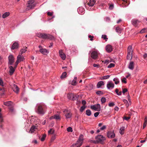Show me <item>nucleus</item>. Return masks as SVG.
<instances>
[{"label": "nucleus", "instance_id": "nucleus-51", "mask_svg": "<svg viewBox=\"0 0 147 147\" xmlns=\"http://www.w3.org/2000/svg\"><path fill=\"white\" fill-rule=\"evenodd\" d=\"M99 113V112H97L94 113V115L95 117H97Z\"/></svg>", "mask_w": 147, "mask_h": 147}, {"label": "nucleus", "instance_id": "nucleus-43", "mask_svg": "<svg viewBox=\"0 0 147 147\" xmlns=\"http://www.w3.org/2000/svg\"><path fill=\"white\" fill-rule=\"evenodd\" d=\"M130 118V117H127L126 116L123 117V118L124 119H125L127 121Z\"/></svg>", "mask_w": 147, "mask_h": 147}, {"label": "nucleus", "instance_id": "nucleus-44", "mask_svg": "<svg viewBox=\"0 0 147 147\" xmlns=\"http://www.w3.org/2000/svg\"><path fill=\"white\" fill-rule=\"evenodd\" d=\"M115 105V104L113 102H111L109 104V106L110 107H113Z\"/></svg>", "mask_w": 147, "mask_h": 147}, {"label": "nucleus", "instance_id": "nucleus-27", "mask_svg": "<svg viewBox=\"0 0 147 147\" xmlns=\"http://www.w3.org/2000/svg\"><path fill=\"white\" fill-rule=\"evenodd\" d=\"M37 129L36 127L34 126H32L30 129V131L31 133H32L35 130V129Z\"/></svg>", "mask_w": 147, "mask_h": 147}, {"label": "nucleus", "instance_id": "nucleus-18", "mask_svg": "<svg viewBox=\"0 0 147 147\" xmlns=\"http://www.w3.org/2000/svg\"><path fill=\"white\" fill-rule=\"evenodd\" d=\"M128 68L131 70H133L134 68V63L133 62L131 61L130 62L129 66Z\"/></svg>", "mask_w": 147, "mask_h": 147}, {"label": "nucleus", "instance_id": "nucleus-11", "mask_svg": "<svg viewBox=\"0 0 147 147\" xmlns=\"http://www.w3.org/2000/svg\"><path fill=\"white\" fill-rule=\"evenodd\" d=\"M59 54L60 56L63 60H64L66 58V55L63 52L62 50H60L59 51Z\"/></svg>", "mask_w": 147, "mask_h": 147}, {"label": "nucleus", "instance_id": "nucleus-23", "mask_svg": "<svg viewBox=\"0 0 147 147\" xmlns=\"http://www.w3.org/2000/svg\"><path fill=\"white\" fill-rule=\"evenodd\" d=\"M132 24L135 27L137 26L138 23L139 22L137 20H133L132 21Z\"/></svg>", "mask_w": 147, "mask_h": 147}, {"label": "nucleus", "instance_id": "nucleus-2", "mask_svg": "<svg viewBox=\"0 0 147 147\" xmlns=\"http://www.w3.org/2000/svg\"><path fill=\"white\" fill-rule=\"evenodd\" d=\"M68 99L72 100H77L79 97V95L74 94L72 92H69L67 94Z\"/></svg>", "mask_w": 147, "mask_h": 147}, {"label": "nucleus", "instance_id": "nucleus-32", "mask_svg": "<svg viewBox=\"0 0 147 147\" xmlns=\"http://www.w3.org/2000/svg\"><path fill=\"white\" fill-rule=\"evenodd\" d=\"M67 75V73L66 72H64L63 73L62 75L61 76V78H65Z\"/></svg>", "mask_w": 147, "mask_h": 147}, {"label": "nucleus", "instance_id": "nucleus-4", "mask_svg": "<svg viewBox=\"0 0 147 147\" xmlns=\"http://www.w3.org/2000/svg\"><path fill=\"white\" fill-rule=\"evenodd\" d=\"M132 47L131 46H129L128 47L127 54V59L131 60L132 59Z\"/></svg>", "mask_w": 147, "mask_h": 147}, {"label": "nucleus", "instance_id": "nucleus-64", "mask_svg": "<svg viewBox=\"0 0 147 147\" xmlns=\"http://www.w3.org/2000/svg\"><path fill=\"white\" fill-rule=\"evenodd\" d=\"M115 110L116 111H118L119 110V108L117 107H115Z\"/></svg>", "mask_w": 147, "mask_h": 147}, {"label": "nucleus", "instance_id": "nucleus-45", "mask_svg": "<svg viewBox=\"0 0 147 147\" xmlns=\"http://www.w3.org/2000/svg\"><path fill=\"white\" fill-rule=\"evenodd\" d=\"M116 30L118 32H120L121 29L119 27H117L116 28Z\"/></svg>", "mask_w": 147, "mask_h": 147}, {"label": "nucleus", "instance_id": "nucleus-35", "mask_svg": "<svg viewBox=\"0 0 147 147\" xmlns=\"http://www.w3.org/2000/svg\"><path fill=\"white\" fill-rule=\"evenodd\" d=\"M54 130L53 129H51L48 131V134H53L54 133Z\"/></svg>", "mask_w": 147, "mask_h": 147}, {"label": "nucleus", "instance_id": "nucleus-30", "mask_svg": "<svg viewBox=\"0 0 147 147\" xmlns=\"http://www.w3.org/2000/svg\"><path fill=\"white\" fill-rule=\"evenodd\" d=\"M91 113V112L90 110L88 109L86 111V114L88 116H89L90 115Z\"/></svg>", "mask_w": 147, "mask_h": 147}, {"label": "nucleus", "instance_id": "nucleus-38", "mask_svg": "<svg viewBox=\"0 0 147 147\" xmlns=\"http://www.w3.org/2000/svg\"><path fill=\"white\" fill-rule=\"evenodd\" d=\"M46 136V134H45L43 135L42 136V137L40 139L42 141H44L45 139Z\"/></svg>", "mask_w": 147, "mask_h": 147}, {"label": "nucleus", "instance_id": "nucleus-47", "mask_svg": "<svg viewBox=\"0 0 147 147\" xmlns=\"http://www.w3.org/2000/svg\"><path fill=\"white\" fill-rule=\"evenodd\" d=\"M102 38H103L104 39H108L107 36L105 35H102Z\"/></svg>", "mask_w": 147, "mask_h": 147}, {"label": "nucleus", "instance_id": "nucleus-3", "mask_svg": "<svg viewBox=\"0 0 147 147\" xmlns=\"http://www.w3.org/2000/svg\"><path fill=\"white\" fill-rule=\"evenodd\" d=\"M96 141H94V143H102L103 141L105 140V138L102 135H99L96 137Z\"/></svg>", "mask_w": 147, "mask_h": 147}, {"label": "nucleus", "instance_id": "nucleus-21", "mask_svg": "<svg viewBox=\"0 0 147 147\" xmlns=\"http://www.w3.org/2000/svg\"><path fill=\"white\" fill-rule=\"evenodd\" d=\"M104 84V83L103 81H100L98 82L97 85V87L98 88H100L102 86H103Z\"/></svg>", "mask_w": 147, "mask_h": 147}, {"label": "nucleus", "instance_id": "nucleus-16", "mask_svg": "<svg viewBox=\"0 0 147 147\" xmlns=\"http://www.w3.org/2000/svg\"><path fill=\"white\" fill-rule=\"evenodd\" d=\"M96 2L95 0H90L87 4L90 6H93Z\"/></svg>", "mask_w": 147, "mask_h": 147}, {"label": "nucleus", "instance_id": "nucleus-63", "mask_svg": "<svg viewBox=\"0 0 147 147\" xmlns=\"http://www.w3.org/2000/svg\"><path fill=\"white\" fill-rule=\"evenodd\" d=\"M146 124H147V123H144V124H143V129L144 128H145L146 127Z\"/></svg>", "mask_w": 147, "mask_h": 147}, {"label": "nucleus", "instance_id": "nucleus-26", "mask_svg": "<svg viewBox=\"0 0 147 147\" xmlns=\"http://www.w3.org/2000/svg\"><path fill=\"white\" fill-rule=\"evenodd\" d=\"M125 131V127H121L120 129L119 132L121 134H123L124 132Z\"/></svg>", "mask_w": 147, "mask_h": 147}, {"label": "nucleus", "instance_id": "nucleus-61", "mask_svg": "<svg viewBox=\"0 0 147 147\" xmlns=\"http://www.w3.org/2000/svg\"><path fill=\"white\" fill-rule=\"evenodd\" d=\"M144 122L145 123H147V117L146 116L144 119Z\"/></svg>", "mask_w": 147, "mask_h": 147}, {"label": "nucleus", "instance_id": "nucleus-8", "mask_svg": "<svg viewBox=\"0 0 147 147\" xmlns=\"http://www.w3.org/2000/svg\"><path fill=\"white\" fill-rule=\"evenodd\" d=\"M8 63L9 65H11L14 62V58L12 55H10L8 57Z\"/></svg>", "mask_w": 147, "mask_h": 147}, {"label": "nucleus", "instance_id": "nucleus-36", "mask_svg": "<svg viewBox=\"0 0 147 147\" xmlns=\"http://www.w3.org/2000/svg\"><path fill=\"white\" fill-rule=\"evenodd\" d=\"M70 84H71L72 85L75 86L76 84V81L73 80L71 83H70Z\"/></svg>", "mask_w": 147, "mask_h": 147}, {"label": "nucleus", "instance_id": "nucleus-50", "mask_svg": "<svg viewBox=\"0 0 147 147\" xmlns=\"http://www.w3.org/2000/svg\"><path fill=\"white\" fill-rule=\"evenodd\" d=\"M126 79L125 78H124L122 80V82L125 83H126L127 82L126 81Z\"/></svg>", "mask_w": 147, "mask_h": 147}, {"label": "nucleus", "instance_id": "nucleus-49", "mask_svg": "<svg viewBox=\"0 0 147 147\" xmlns=\"http://www.w3.org/2000/svg\"><path fill=\"white\" fill-rule=\"evenodd\" d=\"M106 125H103L102 127L100 128V130H102L106 129Z\"/></svg>", "mask_w": 147, "mask_h": 147}, {"label": "nucleus", "instance_id": "nucleus-37", "mask_svg": "<svg viewBox=\"0 0 147 147\" xmlns=\"http://www.w3.org/2000/svg\"><path fill=\"white\" fill-rule=\"evenodd\" d=\"M91 109H93L95 111H97V108H96V107L95 105H93L91 106Z\"/></svg>", "mask_w": 147, "mask_h": 147}, {"label": "nucleus", "instance_id": "nucleus-39", "mask_svg": "<svg viewBox=\"0 0 147 147\" xmlns=\"http://www.w3.org/2000/svg\"><path fill=\"white\" fill-rule=\"evenodd\" d=\"M67 131L68 132H72L73 131L72 128L71 127H69L67 128Z\"/></svg>", "mask_w": 147, "mask_h": 147}, {"label": "nucleus", "instance_id": "nucleus-15", "mask_svg": "<svg viewBox=\"0 0 147 147\" xmlns=\"http://www.w3.org/2000/svg\"><path fill=\"white\" fill-rule=\"evenodd\" d=\"M98 55L97 52L95 51H93L91 53V57L94 59H95L97 58Z\"/></svg>", "mask_w": 147, "mask_h": 147}, {"label": "nucleus", "instance_id": "nucleus-17", "mask_svg": "<svg viewBox=\"0 0 147 147\" xmlns=\"http://www.w3.org/2000/svg\"><path fill=\"white\" fill-rule=\"evenodd\" d=\"M83 140V136L82 135H81L79 137L78 140V143H80V146L82 145V142Z\"/></svg>", "mask_w": 147, "mask_h": 147}, {"label": "nucleus", "instance_id": "nucleus-5", "mask_svg": "<svg viewBox=\"0 0 147 147\" xmlns=\"http://www.w3.org/2000/svg\"><path fill=\"white\" fill-rule=\"evenodd\" d=\"M18 55L17 56V61L16 62V65L14 67V68H13L12 66H9V73L10 75H11L13 74L14 72L15 71V68H16L18 64Z\"/></svg>", "mask_w": 147, "mask_h": 147}, {"label": "nucleus", "instance_id": "nucleus-33", "mask_svg": "<svg viewBox=\"0 0 147 147\" xmlns=\"http://www.w3.org/2000/svg\"><path fill=\"white\" fill-rule=\"evenodd\" d=\"M96 108H97V111H100V105L99 104H97L96 105Z\"/></svg>", "mask_w": 147, "mask_h": 147}, {"label": "nucleus", "instance_id": "nucleus-52", "mask_svg": "<svg viewBox=\"0 0 147 147\" xmlns=\"http://www.w3.org/2000/svg\"><path fill=\"white\" fill-rule=\"evenodd\" d=\"M114 7V6L113 4H111L110 5L109 7V9H112Z\"/></svg>", "mask_w": 147, "mask_h": 147}, {"label": "nucleus", "instance_id": "nucleus-59", "mask_svg": "<svg viewBox=\"0 0 147 147\" xmlns=\"http://www.w3.org/2000/svg\"><path fill=\"white\" fill-rule=\"evenodd\" d=\"M10 111L11 112H13L14 111V109L13 107H10L9 108Z\"/></svg>", "mask_w": 147, "mask_h": 147}, {"label": "nucleus", "instance_id": "nucleus-40", "mask_svg": "<svg viewBox=\"0 0 147 147\" xmlns=\"http://www.w3.org/2000/svg\"><path fill=\"white\" fill-rule=\"evenodd\" d=\"M115 66V64L113 63H110L108 66V67L109 68H111L112 67H114Z\"/></svg>", "mask_w": 147, "mask_h": 147}, {"label": "nucleus", "instance_id": "nucleus-42", "mask_svg": "<svg viewBox=\"0 0 147 147\" xmlns=\"http://www.w3.org/2000/svg\"><path fill=\"white\" fill-rule=\"evenodd\" d=\"M37 36L40 38H42V33H38L37 34Z\"/></svg>", "mask_w": 147, "mask_h": 147}, {"label": "nucleus", "instance_id": "nucleus-53", "mask_svg": "<svg viewBox=\"0 0 147 147\" xmlns=\"http://www.w3.org/2000/svg\"><path fill=\"white\" fill-rule=\"evenodd\" d=\"M88 38H90V40L91 41H92L93 40V38H94V36H92L90 35H89L88 36Z\"/></svg>", "mask_w": 147, "mask_h": 147}, {"label": "nucleus", "instance_id": "nucleus-48", "mask_svg": "<svg viewBox=\"0 0 147 147\" xmlns=\"http://www.w3.org/2000/svg\"><path fill=\"white\" fill-rule=\"evenodd\" d=\"M0 85L2 86H3V81L1 78H0Z\"/></svg>", "mask_w": 147, "mask_h": 147}, {"label": "nucleus", "instance_id": "nucleus-25", "mask_svg": "<svg viewBox=\"0 0 147 147\" xmlns=\"http://www.w3.org/2000/svg\"><path fill=\"white\" fill-rule=\"evenodd\" d=\"M10 13L9 12H6L4 13L2 15V18H5L9 16Z\"/></svg>", "mask_w": 147, "mask_h": 147}, {"label": "nucleus", "instance_id": "nucleus-46", "mask_svg": "<svg viewBox=\"0 0 147 147\" xmlns=\"http://www.w3.org/2000/svg\"><path fill=\"white\" fill-rule=\"evenodd\" d=\"M146 28H144L143 29H142L140 31V33H143L144 32H145L146 30Z\"/></svg>", "mask_w": 147, "mask_h": 147}, {"label": "nucleus", "instance_id": "nucleus-58", "mask_svg": "<svg viewBox=\"0 0 147 147\" xmlns=\"http://www.w3.org/2000/svg\"><path fill=\"white\" fill-rule=\"evenodd\" d=\"M53 13H51L50 12H48L47 13V15L49 16H52L53 15Z\"/></svg>", "mask_w": 147, "mask_h": 147}, {"label": "nucleus", "instance_id": "nucleus-9", "mask_svg": "<svg viewBox=\"0 0 147 147\" xmlns=\"http://www.w3.org/2000/svg\"><path fill=\"white\" fill-rule=\"evenodd\" d=\"M37 112L38 114H40L43 115L44 114L45 111L42 106L39 105L38 106L37 108Z\"/></svg>", "mask_w": 147, "mask_h": 147}, {"label": "nucleus", "instance_id": "nucleus-28", "mask_svg": "<svg viewBox=\"0 0 147 147\" xmlns=\"http://www.w3.org/2000/svg\"><path fill=\"white\" fill-rule=\"evenodd\" d=\"M58 114L55 115H54V119L56 120H60L61 118L59 116V115Z\"/></svg>", "mask_w": 147, "mask_h": 147}, {"label": "nucleus", "instance_id": "nucleus-34", "mask_svg": "<svg viewBox=\"0 0 147 147\" xmlns=\"http://www.w3.org/2000/svg\"><path fill=\"white\" fill-rule=\"evenodd\" d=\"M101 101L102 104H103L106 102V99L105 98L103 97L101 99Z\"/></svg>", "mask_w": 147, "mask_h": 147}, {"label": "nucleus", "instance_id": "nucleus-62", "mask_svg": "<svg viewBox=\"0 0 147 147\" xmlns=\"http://www.w3.org/2000/svg\"><path fill=\"white\" fill-rule=\"evenodd\" d=\"M82 103L83 105H85L86 104V101L83 100L82 101Z\"/></svg>", "mask_w": 147, "mask_h": 147}, {"label": "nucleus", "instance_id": "nucleus-10", "mask_svg": "<svg viewBox=\"0 0 147 147\" xmlns=\"http://www.w3.org/2000/svg\"><path fill=\"white\" fill-rule=\"evenodd\" d=\"M107 86L108 89L111 90L114 86V84L111 82H109L107 84Z\"/></svg>", "mask_w": 147, "mask_h": 147}, {"label": "nucleus", "instance_id": "nucleus-7", "mask_svg": "<svg viewBox=\"0 0 147 147\" xmlns=\"http://www.w3.org/2000/svg\"><path fill=\"white\" fill-rule=\"evenodd\" d=\"M42 38L44 39H49L52 40L54 39V37L50 34L45 33H42Z\"/></svg>", "mask_w": 147, "mask_h": 147}, {"label": "nucleus", "instance_id": "nucleus-22", "mask_svg": "<svg viewBox=\"0 0 147 147\" xmlns=\"http://www.w3.org/2000/svg\"><path fill=\"white\" fill-rule=\"evenodd\" d=\"M12 102L11 101L4 102L3 103L4 105L7 106H11L12 105Z\"/></svg>", "mask_w": 147, "mask_h": 147}, {"label": "nucleus", "instance_id": "nucleus-20", "mask_svg": "<svg viewBox=\"0 0 147 147\" xmlns=\"http://www.w3.org/2000/svg\"><path fill=\"white\" fill-rule=\"evenodd\" d=\"M12 88L14 92H18V88L16 85L13 84Z\"/></svg>", "mask_w": 147, "mask_h": 147}, {"label": "nucleus", "instance_id": "nucleus-19", "mask_svg": "<svg viewBox=\"0 0 147 147\" xmlns=\"http://www.w3.org/2000/svg\"><path fill=\"white\" fill-rule=\"evenodd\" d=\"M18 47V44L17 42H15L12 45L11 47L12 49H17Z\"/></svg>", "mask_w": 147, "mask_h": 147}, {"label": "nucleus", "instance_id": "nucleus-6", "mask_svg": "<svg viewBox=\"0 0 147 147\" xmlns=\"http://www.w3.org/2000/svg\"><path fill=\"white\" fill-rule=\"evenodd\" d=\"M26 49L27 47L25 48L24 47H23V48L21 49L20 53H19V62L23 61L24 59V56L22 55H20V54H21V55H22L23 53H25L27 51Z\"/></svg>", "mask_w": 147, "mask_h": 147}, {"label": "nucleus", "instance_id": "nucleus-29", "mask_svg": "<svg viewBox=\"0 0 147 147\" xmlns=\"http://www.w3.org/2000/svg\"><path fill=\"white\" fill-rule=\"evenodd\" d=\"M88 89L89 90H91L93 88V85L92 84H90L87 87Z\"/></svg>", "mask_w": 147, "mask_h": 147}, {"label": "nucleus", "instance_id": "nucleus-56", "mask_svg": "<svg viewBox=\"0 0 147 147\" xmlns=\"http://www.w3.org/2000/svg\"><path fill=\"white\" fill-rule=\"evenodd\" d=\"M93 66L94 67H99L100 66V65H99L97 64H95V63L93 64Z\"/></svg>", "mask_w": 147, "mask_h": 147}, {"label": "nucleus", "instance_id": "nucleus-55", "mask_svg": "<svg viewBox=\"0 0 147 147\" xmlns=\"http://www.w3.org/2000/svg\"><path fill=\"white\" fill-rule=\"evenodd\" d=\"M102 62H104L105 63L107 64L109 63V60H106L105 61H103Z\"/></svg>", "mask_w": 147, "mask_h": 147}, {"label": "nucleus", "instance_id": "nucleus-57", "mask_svg": "<svg viewBox=\"0 0 147 147\" xmlns=\"http://www.w3.org/2000/svg\"><path fill=\"white\" fill-rule=\"evenodd\" d=\"M122 92H127L128 91L127 89L126 88H122Z\"/></svg>", "mask_w": 147, "mask_h": 147}, {"label": "nucleus", "instance_id": "nucleus-54", "mask_svg": "<svg viewBox=\"0 0 147 147\" xmlns=\"http://www.w3.org/2000/svg\"><path fill=\"white\" fill-rule=\"evenodd\" d=\"M110 76L109 75H107L105 76H104V80L107 79L109 78Z\"/></svg>", "mask_w": 147, "mask_h": 147}, {"label": "nucleus", "instance_id": "nucleus-14", "mask_svg": "<svg viewBox=\"0 0 147 147\" xmlns=\"http://www.w3.org/2000/svg\"><path fill=\"white\" fill-rule=\"evenodd\" d=\"M107 136L108 138H112L115 137V134L113 132L110 131L108 132Z\"/></svg>", "mask_w": 147, "mask_h": 147}, {"label": "nucleus", "instance_id": "nucleus-24", "mask_svg": "<svg viewBox=\"0 0 147 147\" xmlns=\"http://www.w3.org/2000/svg\"><path fill=\"white\" fill-rule=\"evenodd\" d=\"M71 115L72 114L71 112H67L66 114H65V116L66 117V118L68 119L71 117Z\"/></svg>", "mask_w": 147, "mask_h": 147}, {"label": "nucleus", "instance_id": "nucleus-60", "mask_svg": "<svg viewBox=\"0 0 147 147\" xmlns=\"http://www.w3.org/2000/svg\"><path fill=\"white\" fill-rule=\"evenodd\" d=\"M128 100H129V102H131V101L130 100V97L129 95V94L128 95Z\"/></svg>", "mask_w": 147, "mask_h": 147}, {"label": "nucleus", "instance_id": "nucleus-12", "mask_svg": "<svg viewBox=\"0 0 147 147\" xmlns=\"http://www.w3.org/2000/svg\"><path fill=\"white\" fill-rule=\"evenodd\" d=\"M106 51L108 53L111 52L113 50L112 46L109 45H107L106 47Z\"/></svg>", "mask_w": 147, "mask_h": 147}, {"label": "nucleus", "instance_id": "nucleus-31", "mask_svg": "<svg viewBox=\"0 0 147 147\" xmlns=\"http://www.w3.org/2000/svg\"><path fill=\"white\" fill-rule=\"evenodd\" d=\"M113 81L115 82V83L116 84H118L119 82V79L117 78H114Z\"/></svg>", "mask_w": 147, "mask_h": 147}, {"label": "nucleus", "instance_id": "nucleus-13", "mask_svg": "<svg viewBox=\"0 0 147 147\" xmlns=\"http://www.w3.org/2000/svg\"><path fill=\"white\" fill-rule=\"evenodd\" d=\"M39 51L44 55H47L49 52V51L46 49L42 48L40 49Z\"/></svg>", "mask_w": 147, "mask_h": 147}, {"label": "nucleus", "instance_id": "nucleus-1", "mask_svg": "<svg viewBox=\"0 0 147 147\" xmlns=\"http://www.w3.org/2000/svg\"><path fill=\"white\" fill-rule=\"evenodd\" d=\"M36 3L34 0L29 1L27 3L26 9L29 10L31 9H33L36 6Z\"/></svg>", "mask_w": 147, "mask_h": 147}, {"label": "nucleus", "instance_id": "nucleus-41", "mask_svg": "<svg viewBox=\"0 0 147 147\" xmlns=\"http://www.w3.org/2000/svg\"><path fill=\"white\" fill-rule=\"evenodd\" d=\"M85 108L86 107L84 105L82 106L80 109V111L81 112H82L85 109Z\"/></svg>", "mask_w": 147, "mask_h": 147}]
</instances>
